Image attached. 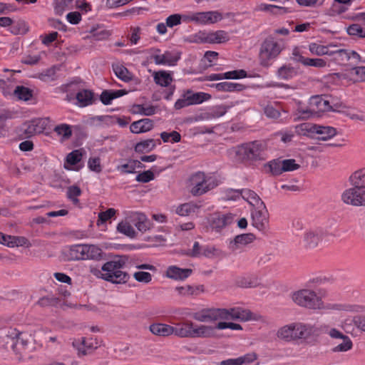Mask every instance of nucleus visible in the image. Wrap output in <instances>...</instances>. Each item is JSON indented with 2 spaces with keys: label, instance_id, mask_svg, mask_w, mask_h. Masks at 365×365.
Returning a JSON list of instances; mask_svg holds the SVG:
<instances>
[{
  "label": "nucleus",
  "instance_id": "obj_1",
  "mask_svg": "<svg viewBox=\"0 0 365 365\" xmlns=\"http://www.w3.org/2000/svg\"><path fill=\"white\" fill-rule=\"evenodd\" d=\"M328 327L322 325L317 327L309 324L292 323L285 325L278 329L277 336L286 341L297 339H307L314 336H319L324 331H327Z\"/></svg>",
  "mask_w": 365,
  "mask_h": 365
},
{
  "label": "nucleus",
  "instance_id": "obj_2",
  "mask_svg": "<svg viewBox=\"0 0 365 365\" xmlns=\"http://www.w3.org/2000/svg\"><path fill=\"white\" fill-rule=\"evenodd\" d=\"M128 258L125 256H117L102 266L103 279L113 284H125L129 281L130 274L122 269L125 267Z\"/></svg>",
  "mask_w": 365,
  "mask_h": 365
},
{
  "label": "nucleus",
  "instance_id": "obj_3",
  "mask_svg": "<svg viewBox=\"0 0 365 365\" xmlns=\"http://www.w3.org/2000/svg\"><path fill=\"white\" fill-rule=\"evenodd\" d=\"M282 39H277L272 36H267L262 43L259 52V60L261 66H269L284 49Z\"/></svg>",
  "mask_w": 365,
  "mask_h": 365
},
{
  "label": "nucleus",
  "instance_id": "obj_4",
  "mask_svg": "<svg viewBox=\"0 0 365 365\" xmlns=\"http://www.w3.org/2000/svg\"><path fill=\"white\" fill-rule=\"evenodd\" d=\"M264 143L255 140L243 143L235 148L236 158L241 162H256L265 160Z\"/></svg>",
  "mask_w": 365,
  "mask_h": 365
},
{
  "label": "nucleus",
  "instance_id": "obj_5",
  "mask_svg": "<svg viewBox=\"0 0 365 365\" xmlns=\"http://www.w3.org/2000/svg\"><path fill=\"white\" fill-rule=\"evenodd\" d=\"M292 300L299 306L309 309H327L330 305H325L322 298L311 289H304L292 294Z\"/></svg>",
  "mask_w": 365,
  "mask_h": 365
},
{
  "label": "nucleus",
  "instance_id": "obj_6",
  "mask_svg": "<svg viewBox=\"0 0 365 365\" xmlns=\"http://www.w3.org/2000/svg\"><path fill=\"white\" fill-rule=\"evenodd\" d=\"M341 107V104L331 105L327 97L315 96L311 98L309 108L299 110V117L307 119L319 113L336 111L337 108Z\"/></svg>",
  "mask_w": 365,
  "mask_h": 365
},
{
  "label": "nucleus",
  "instance_id": "obj_7",
  "mask_svg": "<svg viewBox=\"0 0 365 365\" xmlns=\"http://www.w3.org/2000/svg\"><path fill=\"white\" fill-rule=\"evenodd\" d=\"M190 182L192 186L190 192L194 196L202 195L217 185L215 178L200 171L191 175Z\"/></svg>",
  "mask_w": 365,
  "mask_h": 365
},
{
  "label": "nucleus",
  "instance_id": "obj_8",
  "mask_svg": "<svg viewBox=\"0 0 365 365\" xmlns=\"http://www.w3.org/2000/svg\"><path fill=\"white\" fill-rule=\"evenodd\" d=\"M211 98V95L204 92L195 93L192 90L184 91L180 98L176 101L174 105L175 110H180L183 108L202 103Z\"/></svg>",
  "mask_w": 365,
  "mask_h": 365
},
{
  "label": "nucleus",
  "instance_id": "obj_9",
  "mask_svg": "<svg viewBox=\"0 0 365 365\" xmlns=\"http://www.w3.org/2000/svg\"><path fill=\"white\" fill-rule=\"evenodd\" d=\"M252 225L259 231L265 232L269 228V213L264 203L252 210Z\"/></svg>",
  "mask_w": 365,
  "mask_h": 365
},
{
  "label": "nucleus",
  "instance_id": "obj_10",
  "mask_svg": "<svg viewBox=\"0 0 365 365\" xmlns=\"http://www.w3.org/2000/svg\"><path fill=\"white\" fill-rule=\"evenodd\" d=\"M342 201L354 206H365V188L355 187L346 190L341 195Z\"/></svg>",
  "mask_w": 365,
  "mask_h": 365
},
{
  "label": "nucleus",
  "instance_id": "obj_11",
  "mask_svg": "<svg viewBox=\"0 0 365 365\" xmlns=\"http://www.w3.org/2000/svg\"><path fill=\"white\" fill-rule=\"evenodd\" d=\"M226 312L220 308H206L193 313L192 318L200 322H212L226 318Z\"/></svg>",
  "mask_w": 365,
  "mask_h": 365
},
{
  "label": "nucleus",
  "instance_id": "obj_12",
  "mask_svg": "<svg viewBox=\"0 0 365 365\" xmlns=\"http://www.w3.org/2000/svg\"><path fill=\"white\" fill-rule=\"evenodd\" d=\"M73 347L76 350L78 356L91 354L98 346L96 339L81 337L72 341Z\"/></svg>",
  "mask_w": 365,
  "mask_h": 365
},
{
  "label": "nucleus",
  "instance_id": "obj_13",
  "mask_svg": "<svg viewBox=\"0 0 365 365\" xmlns=\"http://www.w3.org/2000/svg\"><path fill=\"white\" fill-rule=\"evenodd\" d=\"M302 127L303 130L318 135L317 139L321 140H327L336 135V128L331 126L304 123L302 125Z\"/></svg>",
  "mask_w": 365,
  "mask_h": 365
},
{
  "label": "nucleus",
  "instance_id": "obj_14",
  "mask_svg": "<svg viewBox=\"0 0 365 365\" xmlns=\"http://www.w3.org/2000/svg\"><path fill=\"white\" fill-rule=\"evenodd\" d=\"M234 221V215L231 213H215L210 220V227L212 231L220 232L223 228L232 224Z\"/></svg>",
  "mask_w": 365,
  "mask_h": 365
},
{
  "label": "nucleus",
  "instance_id": "obj_15",
  "mask_svg": "<svg viewBox=\"0 0 365 365\" xmlns=\"http://www.w3.org/2000/svg\"><path fill=\"white\" fill-rule=\"evenodd\" d=\"M222 16L217 11L197 12L190 16L192 21L200 24H212L222 20Z\"/></svg>",
  "mask_w": 365,
  "mask_h": 365
},
{
  "label": "nucleus",
  "instance_id": "obj_16",
  "mask_svg": "<svg viewBox=\"0 0 365 365\" xmlns=\"http://www.w3.org/2000/svg\"><path fill=\"white\" fill-rule=\"evenodd\" d=\"M230 192L234 194L230 197L231 199L234 200V197L241 195L243 199L247 201L254 207L264 203L255 192L250 189L232 190Z\"/></svg>",
  "mask_w": 365,
  "mask_h": 365
},
{
  "label": "nucleus",
  "instance_id": "obj_17",
  "mask_svg": "<svg viewBox=\"0 0 365 365\" xmlns=\"http://www.w3.org/2000/svg\"><path fill=\"white\" fill-rule=\"evenodd\" d=\"M85 245H74L65 249L63 252L65 261L85 260Z\"/></svg>",
  "mask_w": 365,
  "mask_h": 365
},
{
  "label": "nucleus",
  "instance_id": "obj_18",
  "mask_svg": "<svg viewBox=\"0 0 365 365\" xmlns=\"http://www.w3.org/2000/svg\"><path fill=\"white\" fill-rule=\"evenodd\" d=\"M192 273V269L180 268L175 265H171L167 268L165 277L175 281H183L188 278Z\"/></svg>",
  "mask_w": 365,
  "mask_h": 365
},
{
  "label": "nucleus",
  "instance_id": "obj_19",
  "mask_svg": "<svg viewBox=\"0 0 365 365\" xmlns=\"http://www.w3.org/2000/svg\"><path fill=\"white\" fill-rule=\"evenodd\" d=\"M324 233L322 229L309 230L304 235L303 242L307 248L316 247L323 239Z\"/></svg>",
  "mask_w": 365,
  "mask_h": 365
},
{
  "label": "nucleus",
  "instance_id": "obj_20",
  "mask_svg": "<svg viewBox=\"0 0 365 365\" xmlns=\"http://www.w3.org/2000/svg\"><path fill=\"white\" fill-rule=\"evenodd\" d=\"M151 58L157 65L174 66L180 59V56L174 55L170 51H165L163 54H153Z\"/></svg>",
  "mask_w": 365,
  "mask_h": 365
},
{
  "label": "nucleus",
  "instance_id": "obj_21",
  "mask_svg": "<svg viewBox=\"0 0 365 365\" xmlns=\"http://www.w3.org/2000/svg\"><path fill=\"white\" fill-rule=\"evenodd\" d=\"M210 87L220 92L242 91L246 88V86L243 84L227 81L212 83Z\"/></svg>",
  "mask_w": 365,
  "mask_h": 365
},
{
  "label": "nucleus",
  "instance_id": "obj_22",
  "mask_svg": "<svg viewBox=\"0 0 365 365\" xmlns=\"http://www.w3.org/2000/svg\"><path fill=\"white\" fill-rule=\"evenodd\" d=\"M255 240V236L252 233L238 235L230 242L229 247L232 251H235L239 248L240 245H246L252 242Z\"/></svg>",
  "mask_w": 365,
  "mask_h": 365
},
{
  "label": "nucleus",
  "instance_id": "obj_23",
  "mask_svg": "<svg viewBox=\"0 0 365 365\" xmlns=\"http://www.w3.org/2000/svg\"><path fill=\"white\" fill-rule=\"evenodd\" d=\"M153 128V120L143 118L131 123L130 130L133 133H142L150 131Z\"/></svg>",
  "mask_w": 365,
  "mask_h": 365
},
{
  "label": "nucleus",
  "instance_id": "obj_24",
  "mask_svg": "<svg viewBox=\"0 0 365 365\" xmlns=\"http://www.w3.org/2000/svg\"><path fill=\"white\" fill-rule=\"evenodd\" d=\"M178 294L183 297L197 296L205 292L203 285H185L175 288Z\"/></svg>",
  "mask_w": 365,
  "mask_h": 365
},
{
  "label": "nucleus",
  "instance_id": "obj_25",
  "mask_svg": "<svg viewBox=\"0 0 365 365\" xmlns=\"http://www.w3.org/2000/svg\"><path fill=\"white\" fill-rule=\"evenodd\" d=\"M76 99L80 107L92 105L95 102L94 93L91 90L83 89L76 93Z\"/></svg>",
  "mask_w": 365,
  "mask_h": 365
},
{
  "label": "nucleus",
  "instance_id": "obj_26",
  "mask_svg": "<svg viewBox=\"0 0 365 365\" xmlns=\"http://www.w3.org/2000/svg\"><path fill=\"white\" fill-rule=\"evenodd\" d=\"M153 76L154 82L161 87H168L173 81L171 74L166 71H155Z\"/></svg>",
  "mask_w": 365,
  "mask_h": 365
},
{
  "label": "nucleus",
  "instance_id": "obj_27",
  "mask_svg": "<svg viewBox=\"0 0 365 365\" xmlns=\"http://www.w3.org/2000/svg\"><path fill=\"white\" fill-rule=\"evenodd\" d=\"M21 332L16 329L10 328L8 329L6 336L14 340V343L11 346L12 349L17 354V347L21 346L24 348L27 345V341L21 338Z\"/></svg>",
  "mask_w": 365,
  "mask_h": 365
},
{
  "label": "nucleus",
  "instance_id": "obj_28",
  "mask_svg": "<svg viewBox=\"0 0 365 365\" xmlns=\"http://www.w3.org/2000/svg\"><path fill=\"white\" fill-rule=\"evenodd\" d=\"M150 332L159 336H168L172 335L173 327L166 324L153 323L150 325Z\"/></svg>",
  "mask_w": 365,
  "mask_h": 365
},
{
  "label": "nucleus",
  "instance_id": "obj_29",
  "mask_svg": "<svg viewBox=\"0 0 365 365\" xmlns=\"http://www.w3.org/2000/svg\"><path fill=\"white\" fill-rule=\"evenodd\" d=\"M90 38H92L95 41H103L108 39L111 33L103 26H97L96 27H92L90 31Z\"/></svg>",
  "mask_w": 365,
  "mask_h": 365
},
{
  "label": "nucleus",
  "instance_id": "obj_30",
  "mask_svg": "<svg viewBox=\"0 0 365 365\" xmlns=\"http://www.w3.org/2000/svg\"><path fill=\"white\" fill-rule=\"evenodd\" d=\"M237 284L241 287H255L259 284L258 277L255 274H246L239 277Z\"/></svg>",
  "mask_w": 365,
  "mask_h": 365
},
{
  "label": "nucleus",
  "instance_id": "obj_31",
  "mask_svg": "<svg viewBox=\"0 0 365 365\" xmlns=\"http://www.w3.org/2000/svg\"><path fill=\"white\" fill-rule=\"evenodd\" d=\"M193 326V322L187 321L177 327H173L172 334L181 338H190V329Z\"/></svg>",
  "mask_w": 365,
  "mask_h": 365
},
{
  "label": "nucleus",
  "instance_id": "obj_32",
  "mask_svg": "<svg viewBox=\"0 0 365 365\" xmlns=\"http://www.w3.org/2000/svg\"><path fill=\"white\" fill-rule=\"evenodd\" d=\"M85 260H100L103 257V252L101 249L96 245H85Z\"/></svg>",
  "mask_w": 365,
  "mask_h": 365
},
{
  "label": "nucleus",
  "instance_id": "obj_33",
  "mask_svg": "<svg viewBox=\"0 0 365 365\" xmlns=\"http://www.w3.org/2000/svg\"><path fill=\"white\" fill-rule=\"evenodd\" d=\"M332 57V60L338 64H344L349 61V50L348 49H331L329 54Z\"/></svg>",
  "mask_w": 365,
  "mask_h": 365
},
{
  "label": "nucleus",
  "instance_id": "obj_34",
  "mask_svg": "<svg viewBox=\"0 0 365 365\" xmlns=\"http://www.w3.org/2000/svg\"><path fill=\"white\" fill-rule=\"evenodd\" d=\"M350 181L355 187L365 188V168L355 171L350 176Z\"/></svg>",
  "mask_w": 365,
  "mask_h": 365
},
{
  "label": "nucleus",
  "instance_id": "obj_35",
  "mask_svg": "<svg viewBox=\"0 0 365 365\" xmlns=\"http://www.w3.org/2000/svg\"><path fill=\"white\" fill-rule=\"evenodd\" d=\"M113 70L115 76L124 82H129L132 80L133 75L128 69L123 65L113 66Z\"/></svg>",
  "mask_w": 365,
  "mask_h": 365
},
{
  "label": "nucleus",
  "instance_id": "obj_36",
  "mask_svg": "<svg viewBox=\"0 0 365 365\" xmlns=\"http://www.w3.org/2000/svg\"><path fill=\"white\" fill-rule=\"evenodd\" d=\"M336 46H323L316 43H312L309 44V51L312 54L317 56L329 55L331 52V48H335Z\"/></svg>",
  "mask_w": 365,
  "mask_h": 365
},
{
  "label": "nucleus",
  "instance_id": "obj_37",
  "mask_svg": "<svg viewBox=\"0 0 365 365\" xmlns=\"http://www.w3.org/2000/svg\"><path fill=\"white\" fill-rule=\"evenodd\" d=\"M156 147L155 140L153 139H147L135 144V151L140 153H148L153 150Z\"/></svg>",
  "mask_w": 365,
  "mask_h": 365
},
{
  "label": "nucleus",
  "instance_id": "obj_38",
  "mask_svg": "<svg viewBox=\"0 0 365 365\" xmlns=\"http://www.w3.org/2000/svg\"><path fill=\"white\" fill-rule=\"evenodd\" d=\"M14 94L18 99L27 101L33 97V91L24 86H18L14 89Z\"/></svg>",
  "mask_w": 365,
  "mask_h": 365
},
{
  "label": "nucleus",
  "instance_id": "obj_39",
  "mask_svg": "<svg viewBox=\"0 0 365 365\" xmlns=\"http://www.w3.org/2000/svg\"><path fill=\"white\" fill-rule=\"evenodd\" d=\"M260 9L274 15H282L290 12L289 8L266 4H262Z\"/></svg>",
  "mask_w": 365,
  "mask_h": 365
},
{
  "label": "nucleus",
  "instance_id": "obj_40",
  "mask_svg": "<svg viewBox=\"0 0 365 365\" xmlns=\"http://www.w3.org/2000/svg\"><path fill=\"white\" fill-rule=\"evenodd\" d=\"M133 112L135 113H138L146 116H150L156 113L158 108L157 106H145L142 104H137L133 106Z\"/></svg>",
  "mask_w": 365,
  "mask_h": 365
},
{
  "label": "nucleus",
  "instance_id": "obj_41",
  "mask_svg": "<svg viewBox=\"0 0 365 365\" xmlns=\"http://www.w3.org/2000/svg\"><path fill=\"white\" fill-rule=\"evenodd\" d=\"M117 231L130 238L135 237V231L130 224L126 221H121L117 225Z\"/></svg>",
  "mask_w": 365,
  "mask_h": 365
},
{
  "label": "nucleus",
  "instance_id": "obj_42",
  "mask_svg": "<svg viewBox=\"0 0 365 365\" xmlns=\"http://www.w3.org/2000/svg\"><path fill=\"white\" fill-rule=\"evenodd\" d=\"M210 43H221L229 40L228 34L226 31L219 30L215 32H210Z\"/></svg>",
  "mask_w": 365,
  "mask_h": 365
},
{
  "label": "nucleus",
  "instance_id": "obj_43",
  "mask_svg": "<svg viewBox=\"0 0 365 365\" xmlns=\"http://www.w3.org/2000/svg\"><path fill=\"white\" fill-rule=\"evenodd\" d=\"M35 134L42 133L46 128V120L43 118H34L29 121Z\"/></svg>",
  "mask_w": 365,
  "mask_h": 365
},
{
  "label": "nucleus",
  "instance_id": "obj_44",
  "mask_svg": "<svg viewBox=\"0 0 365 365\" xmlns=\"http://www.w3.org/2000/svg\"><path fill=\"white\" fill-rule=\"evenodd\" d=\"M278 77L281 79L288 80L297 75V71L293 67L283 66L277 71Z\"/></svg>",
  "mask_w": 365,
  "mask_h": 365
},
{
  "label": "nucleus",
  "instance_id": "obj_45",
  "mask_svg": "<svg viewBox=\"0 0 365 365\" xmlns=\"http://www.w3.org/2000/svg\"><path fill=\"white\" fill-rule=\"evenodd\" d=\"M81 190L78 185H71L68 187L66 192L67 197L72 201L73 204H79V200L78 197L81 195Z\"/></svg>",
  "mask_w": 365,
  "mask_h": 365
},
{
  "label": "nucleus",
  "instance_id": "obj_46",
  "mask_svg": "<svg viewBox=\"0 0 365 365\" xmlns=\"http://www.w3.org/2000/svg\"><path fill=\"white\" fill-rule=\"evenodd\" d=\"M346 32L349 36L361 38H365V30L358 24H353L346 28Z\"/></svg>",
  "mask_w": 365,
  "mask_h": 365
},
{
  "label": "nucleus",
  "instance_id": "obj_47",
  "mask_svg": "<svg viewBox=\"0 0 365 365\" xmlns=\"http://www.w3.org/2000/svg\"><path fill=\"white\" fill-rule=\"evenodd\" d=\"M54 131L58 135H61L63 140H67L72 135L71 128L69 125L62 123L56 125L54 128Z\"/></svg>",
  "mask_w": 365,
  "mask_h": 365
},
{
  "label": "nucleus",
  "instance_id": "obj_48",
  "mask_svg": "<svg viewBox=\"0 0 365 365\" xmlns=\"http://www.w3.org/2000/svg\"><path fill=\"white\" fill-rule=\"evenodd\" d=\"M270 173L274 175H279L283 173L282 170V160L275 159L269 162L267 165Z\"/></svg>",
  "mask_w": 365,
  "mask_h": 365
},
{
  "label": "nucleus",
  "instance_id": "obj_49",
  "mask_svg": "<svg viewBox=\"0 0 365 365\" xmlns=\"http://www.w3.org/2000/svg\"><path fill=\"white\" fill-rule=\"evenodd\" d=\"M29 244V240L24 237L9 235L7 246L9 247H14L15 246H28Z\"/></svg>",
  "mask_w": 365,
  "mask_h": 365
},
{
  "label": "nucleus",
  "instance_id": "obj_50",
  "mask_svg": "<svg viewBox=\"0 0 365 365\" xmlns=\"http://www.w3.org/2000/svg\"><path fill=\"white\" fill-rule=\"evenodd\" d=\"M301 62L305 66L317 68H323L327 65L326 61L322 58H309L302 57Z\"/></svg>",
  "mask_w": 365,
  "mask_h": 365
},
{
  "label": "nucleus",
  "instance_id": "obj_51",
  "mask_svg": "<svg viewBox=\"0 0 365 365\" xmlns=\"http://www.w3.org/2000/svg\"><path fill=\"white\" fill-rule=\"evenodd\" d=\"M235 312L233 316L235 319L240 321H248L252 318V312L248 309H245L241 307H235Z\"/></svg>",
  "mask_w": 365,
  "mask_h": 365
},
{
  "label": "nucleus",
  "instance_id": "obj_52",
  "mask_svg": "<svg viewBox=\"0 0 365 365\" xmlns=\"http://www.w3.org/2000/svg\"><path fill=\"white\" fill-rule=\"evenodd\" d=\"M160 138L164 143H178L181 140L180 134L175 130L171 133L163 132L160 133Z\"/></svg>",
  "mask_w": 365,
  "mask_h": 365
},
{
  "label": "nucleus",
  "instance_id": "obj_53",
  "mask_svg": "<svg viewBox=\"0 0 365 365\" xmlns=\"http://www.w3.org/2000/svg\"><path fill=\"white\" fill-rule=\"evenodd\" d=\"M342 342L332 349L333 352H344L352 348L353 344L350 338L347 336L342 339Z\"/></svg>",
  "mask_w": 365,
  "mask_h": 365
},
{
  "label": "nucleus",
  "instance_id": "obj_54",
  "mask_svg": "<svg viewBox=\"0 0 365 365\" xmlns=\"http://www.w3.org/2000/svg\"><path fill=\"white\" fill-rule=\"evenodd\" d=\"M135 163L134 160H128L126 163L118 165L117 167V170L124 175L135 173Z\"/></svg>",
  "mask_w": 365,
  "mask_h": 365
},
{
  "label": "nucleus",
  "instance_id": "obj_55",
  "mask_svg": "<svg viewBox=\"0 0 365 365\" xmlns=\"http://www.w3.org/2000/svg\"><path fill=\"white\" fill-rule=\"evenodd\" d=\"M247 76V73L243 69L235 70L223 73L224 79H240Z\"/></svg>",
  "mask_w": 365,
  "mask_h": 365
},
{
  "label": "nucleus",
  "instance_id": "obj_56",
  "mask_svg": "<svg viewBox=\"0 0 365 365\" xmlns=\"http://www.w3.org/2000/svg\"><path fill=\"white\" fill-rule=\"evenodd\" d=\"M116 213V210L114 208H108L104 212H101L98 213V219L97 221V225H100L101 224H103L108 220H110L112 217H113Z\"/></svg>",
  "mask_w": 365,
  "mask_h": 365
},
{
  "label": "nucleus",
  "instance_id": "obj_57",
  "mask_svg": "<svg viewBox=\"0 0 365 365\" xmlns=\"http://www.w3.org/2000/svg\"><path fill=\"white\" fill-rule=\"evenodd\" d=\"M81 159L82 153L79 150H73L66 156V162L71 165L78 164Z\"/></svg>",
  "mask_w": 365,
  "mask_h": 365
},
{
  "label": "nucleus",
  "instance_id": "obj_58",
  "mask_svg": "<svg viewBox=\"0 0 365 365\" xmlns=\"http://www.w3.org/2000/svg\"><path fill=\"white\" fill-rule=\"evenodd\" d=\"M137 220V222H135V226L140 232H144L149 229V222L146 220L144 215H138Z\"/></svg>",
  "mask_w": 365,
  "mask_h": 365
},
{
  "label": "nucleus",
  "instance_id": "obj_59",
  "mask_svg": "<svg viewBox=\"0 0 365 365\" xmlns=\"http://www.w3.org/2000/svg\"><path fill=\"white\" fill-rule=\"evenodd\" d=\"M210 32L200 31L192 36L190 41L197 43H210Z\"/></svg>",
  "mask_w": 365,
  "mask_h": 365
},
{
  "label": "nucleus",
  "instance_id": "obj_60",
  "mask_svg": "<svg viewBox=\"0 0 365 365\" xmlns=\"http://www.w3.org/2000/svg\"><path fill=\"white\" fill-rule=\"evenodd\" d=\"M154 178V173L150 170H148L139 173L136 176L135 180L140 182L146 183L153 180Z\"/></svg>",
  "mask_w": 365,
  "mask_h": 365
},
{
  "label": "nucleus",
  "instance_id": "obj_61",
  "mask_svg": "<svg viewBox=\"0 0 365 365\" xmlns=\"http://www.w3.org/2000/svg\"><path fill=\"white\" fill-rule=\"evenodd\" d=\"M133 277L137 282L145 284L150 282L152 280V275L149 272L143 271L135 272Z\"/></svg>",
  "mask_w": 365,
  "mask_h": 365
},
{
  "label": "nucleus",
  "instance_id": "obj_62",
  "mask_svg": "<svg viewBox=\"0 0 365 365\" xmlns=\"http://www.w3.org/2000/svg\"><path fill=\"white\" fill-rule=\"evenodd\" d=\"M299 167L300 165L296 163L294 159H286L282 160L283 173L296 170L299 168Z\"/></svg>",
  "mask_w": 365,
  "mask_h": 365
},
{
  "label": "nucleus",
  "instance_id": "obj_63",
  "mask_svg": "<svg viewBox=\"0 0 365 365\" xmlns=\"http://www.w3.org/2000/svg\"><path fill=\"white\" fill-rule=\"evenodd\" d=\"M215 336L214 327L207 325H200V337L210 338Z\"/></svg>",
  "mask_w": 365,
  "mask_h": 365
},
{
  "label": "nucleus",
  "instance_id": "obj_64",
  "mask_svg": "<svg viewBox=\"0 0 365 365\" xmlns=\"http://www.w3.org/2000/svg\"><path fill=\"white\" fill-rule=\"evenodd\" d=\"M351 73L356 76V81L365 82V66L353 67Z\"/></svg>",
  "mask_w": 365,
  "mask_h": 365
}]
</instances>
